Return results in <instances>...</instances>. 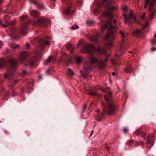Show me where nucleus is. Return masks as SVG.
Returning <instances> with one entry per match:
<instances>
[{
	"instance_id": "1",
	"label": "nucleus",
	"mask_w": 156,
	"mask_h": 156,
	"mask_svg": "<svg viewBox=\"0 0 156 156\" xmlns=\"http://www.w3.org/2000/svg\"><path fill=\"white\" fill-rule=\"evenodd\" d=\"M115 2L113 1H112L108 2L105 6L107 8V10L105 12L104 14L105 16H108L110 19L107 21L106 24H104L102 26L101 28V32L104 31L109 26L106 34L105 39L107 41H109V42L107 44V45L108 46H111L112 43V41L115 38V26L112 25L111 23L113 17L112 14V10L115 9V7L113 6L110 5L111 4H114Z\"/></svg>"
},
{
	"instance_id": "2",
	"label": "nucleus",
	"mask_w": 156,
	"mask_h": 156,
	"mask_svg": "<svg viewBox=\"0 0 156 156\" xmlns=\"http://www.w3.org/2000/svg\"><path fill=\"white\" fill-rule=\"evenodd\" d=\"M9 62L10 64L9 69L4 75V77L6 78H9L12 76L13 72L16 70L17 63L16 60L13 58H10L9 60Z\"/></svg>"
},
{
	"instance_id": "3",
	"label": "nucleus",
	"mask_w": 156,
	"mask_h": 156,
	"mask_svg": "<svg viewBox=\"0 0 156 156\" xmlns=\"http://www.w3.org/2000/svg\"><path fill=\"white\" fill-rule=\"evenodd\" d=\"M117 110L116 106L113 103H108L107 105V108L105 109L104 112L106 113L108 115H112L114 114Z\"/></svg>"
},
{
	"instance_id": "4",
	"label": "nucleus",
	"mask_w": 156,
	"mask_h": 156,
	"mask_svg": "<svg viewBox=\"0 0 156 156\" xmlns=\"http://www.w3.org/2000/svg\"><path fill=\"white\" fill-rule=\"evenodd\" d=\"M28 19V16L27 15L22 16L20 18V21L22 25V27L20 29V32L22 35H25L27 33V27L25 25V21Z\"/></svg>"
},
{
	"instance_id": "5",
	"label": "nucleus",
	"mask_w": 156,
	"mask_h": 156,
	"mask_svg": "<svg viewBox=\"0 0 156 156\" xmlns=\"http://www.w3.org/2000/svg\"><path fill=\"white\" fill-rule=\"evenodd\" d=\"M95 49V48L93 45L91 44H88L82 48L81 52L82 53H88L89 54H91Z\"/></svg>"
},
{
	"instance_id": "6",
	"label": "nucleus",
	"mask_w": 156,
	"mask_h": 156,
	"mask_svg": "<svg viewBox=\"0 0 156 156\" xmlns=\"http://www.w3.org/2000/svg\"><path fill=\"white\" fill-rule=\"evenodd\" d=\"M6 32H8L9 34H10L12 36H13V37H11V40L13 39H16L17 40H19L20 38V37L18 39L17 35V30L14 27H12L11 28L8 29L6 30Z\"/></svg>"
},
{
	"instance_id": "7",
	"label": "nucleus",
	"mask_w": 156,
	"mask_h": 156,
	"mask_svg": "<svg viewBox=\"0 0 156 156\" xmlns=\"http://www.w3.org/2000/svg\"><path fill=\"white\" fill-rule=\"evenodd\" d=\"M48 19L45 18H41L38 20L37 22L33 20V25L38 24L42 26H45L48 24Z\"/></svg>"
},
{
	"instance_id": "8",
	"label": "nucleus",
	"mask_w": 156,
	"mask_h": 156,
	"mask_svg": "<svg viewBox=\"0 0 156 156\" xmlns=\"http://www.w3.org/2000/svg\"><path fill=\"white\" fill-rule=\"evenodd\" d=\"M156 1V0H146L144 6V8H147L148 5L149 4L148 10L149 11H151L154 7V3Z\"/></svg>"
},
{
	"instance_id": "9",
	"label": "nucleus",
	"mask_w": 156,
	"mask_h": 156,
	"mask_svg": "<svg viewBox=\"0 0 156 156\" xmlns=\"http://www.w3.org/2000/svg\"><path fill=\"white\" fill-rule=\"evenodd\" d=\"M124 16L125 17V23H130L131 19L136 22L134 14L133 13H130L128 16H127L126 14H124Z\"/></svg>"
},
{
	"instance_id": "10",
	"label": "nucleus",
	"mask_w": 156,
	"mask_h": 156,
	"mask_svg": "<svg viewBox=\"0 0 156 156\" xmlns=\"http://www.w3.org/2000/svg\"><path fill=\"white\" fill-rule=\"evenodd\" d=\"M34 40L35 42H38L40 44L43 45H49V42L50 41H46L43 39H39L37 38H35Z\"/></svg>"
},
{
	"instance_id": "11",
	"label": "nucleus",
	"mask_w": 156,
	"mask_h": 156,
	"mask_svg": "<svg viewBox=\"0 0 156 156\" xmlns=\"http://www.w3.org/2000/svg\"><path fill=\"white\" fill-rule=\"evenodd\" d=\"M126 41L124 42L123 41L122 42L119 51L116 53V55L117 57H120L123 53L124 47L126 46Z\"/></svg>"
},
{
	"instance_id": "12",
	"label": "nucleus",
	"mask_w": 156,
	"mask_h": 156,
	"mask_svg": "<svg viewBox=\"0 0 156 156\" xmlns=\"http://www.w3.org/2000/svg\"><path fill=\"white\" fill-rule=\"evenodd\" d=\"M30 54L27 51H24L22 52L20 55V61L21 62L22 61L26 60L29 57Z\"/></svg>"
},
{
	"instance_id": "13",
	"label": "nucleus",
	"mask_w": 156,
	"mask_h": 156,
	"mask_svg": "<svg viewBox=\"0 0 156 156\" xmlns=\"http://www.w3.org/2000/svg\"><path fill=\"white\" fill-rule=\"evenodd\" d=\"M147 147L148 149H150L153 146L154 141L150 140L149 136L147 137Z\"/></svg>"
},
{
	"instance_id": "14",
	"label": "nucleus",
	"mask_w": 156,
	"mask_h": 156,
	"mask_svg": "<svg viewBox=\"0 0 156 156\" xmlns=\"http://www.w3.org/2000/svg\"><path fill=\"white\" fill-rule=\"evenodd\" d=\"M0 24L4 27L6 28L10 24L8 20L4 19L3 20H0Z\"/></svg>"
},
{
	"instance_id": "15",
	"label": "nucleus",
	"mask_w": 156,
	"mask_h": 156,
	"mask_svg": "<svg viewBox=\"0 0 156 156\" xmlns=\"http://www.w3.org/2000/svg\"><path fill=\"white\" fill-rule=\"evenodd\" d=\"M133 70V69L130 64L128 65L124 69V71L127 73H129L131 72Z\"/></svg>"
},
{
	"instance_id": "16",
	"label": "nucleus",
	"mask_w": 156,
	"mask_h": 156,
	"mask_svg": "<svg viewBox=\"0 0 156 156\" xmlns=\"http://www.w3.org/2000/svg\"><path fill=\"white\" fill-rule=\"evenodd\" d=\"M98 64L99 66V69H103L104 67L106 66V63L102 60H101L98 62Z\"/></svg>"
},
{
	"instance_id": "17",
	"label": "nucleus",
	"mask_w": 156,
	"mask_h": 156,
	"mask_svg": "<svg viewBox=\"0 0 156 156\" xmlns=\"http://www.w3.org/2000/svg\"><path fill=\"white\" fill-rule=\"evenodd\" d=\"M7 61L5 58H0V68L5 67L7 63Z\"/></svg>"
},
{
	"instance_id": "18",
	"label": "nucleus",
	"mask_w": 156,
	"mask_h": 156,
	"mask_svg": "<svg viewBox=\"0 0 156 156\" xmlns=\"http://www.w3.org/2000/svg\"><path fill=\"white\" fill-rule=\"evenodd\" d=\"M35 60V58H31L28 62L26 63V65L29 67L33 66L34 65Z\"/></svg>"
},
{
	"instance_id": "19",
	"label": "nucleus",
	"mask_w": 156,
	"mask_h": 156,
	"mask_svg": "<svg viewBox=\"0 0 156 156\" xmlns=\"http://www.w3.org/2000/svg\"><path fill=\"white\" fill-rule=\"evenodd\" d=\"M100 38V35L98 34H96L95 36H91L90 37L91 41H94L95 43H97L98 41Z\"/></svg>"
},
{
	"instance_id": "20",
	"label": "nucleus",
	"mask_w": 156,
	"mask_h": 156,
	"mask_svg": "<svg viewBox=\"0 0 156 156\" xmlns=\"http://www.w3.org/2000/svg\"><path fill=\"white\" fill-rule=\"evenodd\" d=\"M108 95H105L104 96V98L105 100L108 101L109 100H110L112 98V92L111 91H108L107 92Z\"/></svg>"
},
{
	"instance_id": "21",
	"label": "nucleus",
	"mask_w": 156,
	"mask_h": 156,
	"mask_svg": "<svg viewBox=\"0 0 156 156\" xmlns=\"http://www.w3.org/2000/svg\"><path fill=\"white\" fill-rule=\"evenodd\" d=\"M16 80H10L8 82V86L9 87L12 88L14 87V85L16 83Z\"/></svg>"
},
{
	"instance_id": "22",
	"label": "nucleus",
	"mask_w": 156,
	"mask_h": 156,
	"mask_svg": "<svg viewBox=\"0 0 156 156\" xmlns=\"http://www.w3.org/2000/svg\"><path fill=\"white\" fill-rule=\"evenodd\" d=\"M88 94L93 96H96L98 98H100L101 96V94H99L96 91H91Z\"/></svg>"
},
{
	"instance_id": "23",
	"label": "nucleus",
	"mask_w": 156,
	"mask_h": 156,
	"mask_svg": "<svg viewBox=\"0 0 156 156\" xmlns=\"http://www.w3.org/2000/svg\"><path fill=\"white\" fill-rule=\"evenodd\" d=\"M119 33L121 35L122 37V42L123 40L124 42L126 41V38L128 35L127 34H125L123 32H122L121 30L119 31Z\"/></svg>"
},
{
	"instance_id": "24",
	"label": "nucleus",
	"mask_w": 156,
	"mask_h": 156,
	"mask_svg": "<svg viewBox=\"0 0 156 156\" xmlns=\"http://www.w3.org/2000/svg\"><path fill=\"white\" fill-rule=\"evenodd\" d=\"M119 33L121 35L122 37V42L123 40L124 42L126 41V38L128 35L127 34H125L123 32H122L121 30L119 31Z\"/></svg>"
},
{
	"instance_id": "25",
	"label": "nucleus",
	"mask_w": 156,
	"mask_h": 156,
	"mask_svg": "<svg viewBox=\"0 0 156 156\" xmlns=\"http://www.w3.org/2000/svg\"><path fill=\"white\" fill-rule=\"evenodd\" d=\"M30 15L34 17H36L39 14L37 10L30 11Z\"/></svg>"
},
{
	"instance_id": "26",
	"label": "nucleus",
	"mask_w": 156,
	"mask_h": 156,
	"mask_svg": "<svg viewBox=\"0 0 156 156\" xmlns=\"http://www.w3.org/2000/svg\"><path fill=\"white\" fill-rule=\"evenodd\" d=\"M71 7L70 6H68L67 8L65 10V13L66 14L69 15L73 13V11L71 12L70 11V9Z\"/></svg>"
},
{
	"instance_id": "27",
	"label": "nucleus",
	"mask_w": 156,
	"mask_h": 156,
	"mask_svg": "<svg viewBox=\"0 0 156 156\" xmlns=\"http://www.w3.org/2000/svg\"><path fill=\"white\" fill-rule=\"evenodd\" d=\"M97 51L100 54H102L105 53V50L104 48L100 47H98L97 49Z\"/></svg>"
},
{
	"instance_id": "28",
	"label": "nucleus",
	"mask_w": 156,
	"mask_h": 156,
	"mask_svg": "<svg viewBox=\"0 0 156 156\" xmlns=\"http://www.w3.org/2000/svg\"><path fill=\"white\" fill-rule=\"evenodd\" d=\"M68 55L65 53H64L62 55V57L58 60L59 62H60L62 60L65 61L66 58H67Z\"/></svg>"
},
{
	"instance_id": "29",
	"label": "nucleus",
	"mask_w": 156,
	"mask_h": 156,
	"mask_svg": "<svg viewBox=\"0 0 156 156\" xmlns=\"http://www.w3.org/2000/svg\"><path fill=\"white\" fill-rule=\"evenodd\" d=\"M66 48L68 50H71L70 52H72L73 51V48H72V45L70 43H68L66 44Z\"/></svg>"
},
{
	"instance_id": "30",
	"label": "nucleus",
	"mask_w": 156,
	"mask_h": 156,
	"mask_svg": "<svg viewBox=\"0 0 156 156\" xmlns=\"http://www.w3.org/2000/svg\"><path fill=\"white\" fill-rule=\"evenodd\" d=\"M150 12H151L150 17V18L151 19L154 17V16L155 15V10L154 9H153V8L152 9L151 11H150Z\"/></svg>"
},
{
	"instance_id": "31",
	"label": "nucleus",
	"mask_w": 156,
	"mask_h": 156,
	"mask_svg": "<svg viewBox=\"0 0 156 156\" xmlns=\"http://www.w3.org/2000/svg\"><path fill=\"white\" fill-rule=\"evenodd\" d=\"M67 72L68 75L72 76H73L74 74L73 70L69 68L68 69Z\"/></svg>"
},
{
	"instance_id": "32",
	"label": "nucleus",
	"mask_w": 156,
	"mask_h": 156,
	"mask_svg": "<svg viewBox=\"0 0 156 156\" xmlns=\"http://www.w3.org/2000/svg\"><path fill=\"white\" fill-rule=\"evenodd\" d=\"M92 70L91 66H87L85 67V72L89 73V72H91Z\"/></svg>"
},
{
	"instance_id": "33",
	"label": "nucleus",
	"mask_w": 156,
	"mask_h": 156,
	"mask_svg": "<svg viewBox=\"0 0 156 156\" xmlns=\"http://www.w3.org/2000/svg\"><path fill=\"white\" fill-rule=\"evenodd\" d=\"M141 30L137 29H136L135 31L133 32L134 34H136L139 35H141Z\"/></svg>"
},
{
	"instance_id": "34",
	"label": "nucleus",
	"mask_w": 156,
	"mask_h": 156,
	"mask_svg": "<svg viewBox=\"0 0 156 156\" xmlns=\"http://www.w3.org/2000/svg\"><path fill=\"white\" fill-rule=\"evenodd\" d=\"M97 61V59L94 57H92L90 60V63L92 64H94Z\"/></svg>"
},
{
	"instance_id": "35",
	"label": "nucleus",
	"mask_w": 156,
	"mask_h": 156,
	"mask_svg": "<svg viewBox=\"0 0 156 156\" xmlns=\"http://www.w3.org/2000/svg\"><path fill=\"white\" fill-rule=\"evenodd\" d=\"M142 129L140 128L137 129L135 133L137 135H139L141 134L142 133Z\"/></svg>"
},
{
	"instance_id": "36",
	"label": "nucleus",
	"mask_w": 156,
	"mask_h": 156,
	"mask_svg": "<svg viewBox=\"0 0 156 156\" xmlns=\"http://www.w3.org/2000/svg\"><path fill=\"white\" fill-rule=\"evenodd\" d=\"M143 143H144L141 141H136L135 142V146H137L138 145H140L142 144Z\"/></svg>"
},
{
	"instance_id": "37",
	"label": "nucleus",
	"mask_w": 156,
	"mask_h": 156,
	"mask_svg": "<svg viewBox=\"0 0 156 156\" xmlns=\"http://www.w3.org/2000/svg\"><path fill=\"white\" fill-rule=\"evenodd\" d=\"M83 2L81 0H79L78 1L76 2L77 5L79 7L81 6V5L82 4Z\"/></svg>"
},
{
	"instance_id": "38",
	"label": "nucleus",
	"mask_w": 156,
	"mask_h": 156,
	"mask_svg": "<svg viewBox=\"0 0 156 156\" xmlns=\"http://www.w3.org/2000/svg\"><path fill=\"white\" fill-rule=\"evenodd\" d=\"M52 57L51 56H49L47 59L45 61V65L46 64L48 63H49L51 62V60Z\"/></svg>"
},
{
	"instance_id": "39",
	"label": "nucleus",
	"mask_w": 156,
	"mask_h": 156,
	"mask_svg": "<svg viewBox=\"0 0 156 156\" xmlns=\"http://www.w3.org/2000/svg\"><path fill=\"white\" fill-rule=\"evenodd\" d=\"M76 62L78 64H80L82 62L81 57L80 56H79L76 59Z\"/></svg>"
},
{
	"instance_id": "40",
	"label": "nucleus",
	"mask_w": 156,
	"mask_h": 156,
	"mask_svg": "<svg viewBox=\"0 0 156 156\" xmlns=\"http://www.w3.org/2000/svg\"><path fill=\"white\" fill-rule=\"evenodd\" d=\"M73 60H72L71 58H69L67 62H66V64L67 65H68V64H71L73 63Z\"/></svg>"
},
{
	"instance_id": "41",
	"label": "nucleus",
	"mask_w": 156,
	"mask_h": 156,
	"mask_svg": "<svg viewBox=\"0 0 156 156\" xmlns=\"http://www.w3.org/2000/svg\"><path fill=\"white\" fill-rule=\"evenodd\" d=\"M71 28L72 30H75L79 28V27L77 25H74L71 26Z\"/></svg>"
},
{
	"instance_id": "42",
	"label": "nucleus",
	"mask_w": 156,
	"mask_h": 156,
	"mask_svg": "<svg viewBox=\"0 0 156 156\" xmlns=\"http://www.w3.org/2000/svg\"><path fill=\"white\" fill-rule=\"evenodd\" d=\"M80 72L82 73V75L83 76V77L84 78H86V79L87 78V75H88V73L85 72V74H83L82 72V71H81Z\"/></svg>"
},
{
	"instance_id": "43",
	"label": "nucleus",
	"mask_w": 156,
	"mask_h": 156,
	"mask_svg": "<svg viewBox=\"0 0 156 156\" xmlns=\"http://www.w3.org/2000/svg\"><path fill=\"white\" fill-rule=\"evenodd\" d=\"M134 140H129L128 142L127 143V144L129 146H130L133 143Z\"/></svg>"
},
{
	"instance_id": "44",
	"label": "nucleus",
	"mask_w": 156,
	"mask_h": 156,
	"mask_svg": "<svg viewBox=\"0 0 156 156\" xmlns=\"http://www.w3.org/2000/svg\"><path fill=\"white\" fill-rule=\"evenodd\" d=\"M71 0H62V2L63 3H65L68 4L71 2Z\"/></svg>"
},
{
	"instance_id": "45",
	"label": "nucleus",
	"mask_w": 156,
	"mask_h": 156,
	"mask_svg": "<svg viewBox=\"0 0 156 156\" xmlns=\"http://www.w3.org/2000/svg\"><path fill=\"white\" fill-rule=\"evenodd\" d=\"M36 5L40 9H43L44 8V6L42 5H38L37 4Z\"/></svg>"
},
{
	"instance_id": "46",
	"label": "nucleus",
	"mask_w": 156,
	"mask_h": 156,
	"mask_svg": "<svg viewBox=\"0 0 156 156\" xmlns=\"http://www.w3.org/2000/svg\"><path fill=\"white\" fill-rule=\"evenodd\" d=\"M142 135V137L144 138V140H145L146 136V133L144 132H142L141 134Z\"/></svg>"
},
{
	"instance_id": "47",
	"label": "nucleus",
	"mask_w": 156,
	"mask_h": 156,
	"mask_svg": "<svg viewBox=\"0 0 156 156\" xmlns=\"http://www.w3.org/2000/svg\"><path fill=\"white\" fill-rule=\"evenodd\" d=\"M9 93H7L5 94V96L3 97V99H5L9 97Z\"/></svg>"
},
{
	"instance_id": "48",
	"label": "nucleus",
	"mask_w": 156,
	"mask_h": 156,
	"mask_svg": "<svg viewBox=\"0 0 156 156\" xmlns=\"http://www.w3.org/2000/svg\"><path fill=\"white\" fill-rule=\"evenodd\" d=\"M26 73V71L25 70H23L20 75L21 76H23Z\"/></svg>"
},
{
	"instance_id": "49",
	"label": "nucleus",
	"mask_w": 156,
	"mask_h": 156,
	"mask_svg": "<svg viewBox=\"0 0 156 156\" xmlns=\"http://www.w3.org/2000/svg\"><path fill=\"white\" fill-rule=\"evenodd\" d=\"M26 46L27 49H29L30 48V44L28 43H26Z\"/></svg>"
},
{
	"instance_id": "50",
	"label": "nucleus",
	"mask_w": 156,
	"mask_h": 156,
	"mask_svg": "<svg viewBox=\"0 0 156 156\" xmlns=\"http://www.w3.org/2000/svg\"><path fill=\"white\" fill-rule=\"evenodd\" d=\"M50 1L51 5H55V0H50Z\"/></svg>"
},
{
	"instance_id": "51",
	"label": "nucleus",
	"mask_w": 156,
	"mask_h": 156,
	"mask_svg": "<svg viewBox=\"0 0 156 156\" xmlns=\"http://www.w3.org/2000/svg\"><path fill=\"white\" fill-rule=\"evenodd\" d=\"M151 41L152 44H154V45L156 44V43L155 41V39H152L151 40Z\"/></svg>"
},
{
	"instance_id": "52",
	"label": "nucleus",
	"mask_w": 156,
	"mask_h": 156,
	"mask_svg": "<svg viewBox=\"0 0 156 156\" xmlns=\"http://www.w3.org/2000/svg\"><path fill=\"white\" fill-rule=\"evenodd\" d=\"M31 21L30 20H28L26 22H25V24H29L31 22Z\"/></svg>"
},
{
	"instance_id": "53",
	"label": "nucleus",
	"mask_w": 156,
	"mask_h": 156,
	"mask_svg": "<svg viewBox=\"0 0 156 156\" xmlns=\"http://www.w3.org/2000/svg\"><path fill=\"white\" fill-rule=\"evenodd\" d=\"M145 13H144L141 16V19L142 20H144V17H145Z\"/></svg>"
},
{
	"instance_id": "54",
	"label": "nucleus",
	"mask_w": 156,
	"mask_h": 156,
	"mask_svg": "<svg viewBox=\"0 0 156 156\" xmlns=\"http://www.w3.org/2000/svg\"><path fill=\"white\" fill-rule=\"evenodd\" d=\"M122 9L125 12H126L127 9V8L126 6L123 7L122 8Z\"/></svg>"
},
{
	"instance_id": "55",
	"label": "nucleus",
	"mask_w": 156,
	"mask_h": 156,
	"mask_svg": "<svg viewBox=\"0 0 156 156\" xmlns=\"http://www.w3.org/2000/svg\"><path fill=\"white\" fill-rule=\"evenodd\" d=\"M105 148L107 151H110V148L109 147L107 146V145H106L105 146Z\"/></svg>"
},
{
	"instance_id": "56",
	"label": "nucleus",
	"mask_w": 156,
	"mask_h": 156,
	"mask_svg": "<svg viewBox=\"0 0 156 156\" xmlns=\"http://www.w3.org/2000/svg\"><path fill=\"white\" fill-rule=\"evenodd\" d=\"M16 94L15 93V92L14 91H13L11 94V95L13 97L15 96Z\"/></svg>"
},
{
	"instance_id": "57",
	"label": "nucleus",
	"mask_w": 156,
	"mask_h": 156,
	"mask_svg": "<svg viewBox=\"0 0 156 156\" xmlns=\"http://www.w3.org/2000/svg\"><path fill=\"white\" fill-rule=\"evenodd\" d=\"M123 131L126 134L128 132V129L126 128H125L124 129Z\"/></svg>"
},
{
	"instance_id": "58",
	"label": "nucleus",
	"mask_w": 156,
	"mask_h": 156,
	"mask_svg": "<svg viewBox=\"0 0 156 156\" xmlns=\"http://www.w3.org/2000/svg\"><path fill=\"white\" fill-rule=\"evenodd\" d=\"M19 45L18 44H16L13 46V48H17L19 47Z\"/></svg>"
},
{
	"instance_id": "59",
	"label": "nucleus",
	"mask_w": 156,
	"mask_h": 156,
	"mask_svg": "<svg viewBox=\"0 0 156 156\" xmlns=\"http://www.w3.org/2000/svg\"><path fill=\"white\" fill-rule=\"evenodd\" d=\"M4 79H2L0 77V85L1 84V83L2 82H4Z\"/></svg>"
},
{
	"instance_id": "60",
	"label": "nucleus",
	"mask_w": 156,
	"mask_h": 156,
	"mask_svg": "<svg viewBox=\"0 0 156 156\" xmlns=\"http://www.w3.org/2000/svg\"><path fill=\"white\" fill-rule=\"evenodd\" d=\"M87 108V105L86 104H84L83 107V109L84 111H85L86 109Z\"/></svg>"
},
{
	"instance_id": "61",
	"label": "nucleus",
	"mask_w": 156,
	"mask_h": 156,
	"mask_svg": "<svg viewBox=\"0 0 156 156\" xmlns=\"http://www.w3.org/2000/svg\"><path fill=\"white\" fill-rule=\"evenodd\" d=\"M110 60L113 64H115L116 62L112 58H111Z\"/></svg>"
},
{
	"instance_id": "62",
	"label": "nucleus",
	"mask_w": 156,
	"mask_h": 156,
	"mask_svg": "<svg viewBox=\"0 0 156 156\" xmlns=\"http://www.w3.org/2000/svg\"><path fill=\"white\" fill-rule=\"evenodd\" d=\"M100 89L101 91H103L104 92L105 91V89L104 88H103L101 87L100 88Z\"/></svg>"
},
{
	"instance_id": "63",
	"label": "nucleus",
	"mask_w": 156,
	"mask_h": 156,
	"mask_svg": "<svg viewBox=\"0 0 156 156\" xmlns=\"http://www.w3.org/2000/svg\"><path fill=\"white\" fill-rule=\"evenodd\" d=\"M30 2H31V3L34 4L35 5H37V3L33 1H32V0H30Z\"/></svg>"
},
{
	"instance_id": "64",
	"label": "nucleus",
	"mask_w": 156,
	"mask_h": 156,
	"mask_svg": "<svg viewBox=\"0 0 156 156\" xmlns=\"http://www.w3.org/2000/svg\"><path fill=\"white\" fill-rule=\"evenodd\" d=\"M16 22V20H13V21H12L11 22V23H10V24H13L15 23Z\"/></svg>"
}]
</instances>
